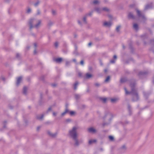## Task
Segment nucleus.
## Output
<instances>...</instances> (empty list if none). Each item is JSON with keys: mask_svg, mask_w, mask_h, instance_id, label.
Returning a JSON list of instances; mask_svg holds the SVG:
<instances>
[{"mask_svg": "<svg viewBox=\"0 0 154 154\" xmlns=\"http://www.w3.org/2000/svg\"><path fill=\"white\" fill-rule=\"evenodd\" d=\"M135 85L136 84L134 82L131 83L130 86L131 88V91L130 92L128 91L126 88H124L126 94H131L132 95V100L133 101H137L140 99L137 89L135 88Z\"/></svg>", "mask_w": 154, "mask_h": 154, "instance_id": "obj_1", "label": "nucleus"}, {"mask_svg": "<svg viewBox=\"0 0 154 154\" xmlns=\"http://www.w3.org/2000/svg\"><path fill=\"white\" fill-rule=\"evenodd\" d=\"M41 22L42 20H37L35 18L30 19L29 21L30 29H31L32 28H38L41 26Z\"/></svg>", "mask_w": 154, "mask_h": 154, "instance_id": "obj_2", "label": "nucleus"}, {"mask_svg": "<svg viewBox=\"0 0 154 154\" xmlns=\"http://www.w3.org/2000/svg\"><path fill=\"white\" fill-rule=\"evenodd\" d=\"M77 126L73 127L72 129L69 131V135L72 139L77 137L78 134L77 130L78 129Z\"/></svg>", "mask_w": 154, "mask_h": 154, "instance_id": "obj_3", "label": "nucleus"}, {"mask_svg": "<svg viewBox=\"0 0 154 154\" xmlns=\"http://www.w3.org/2000/svg\"><path fill=\"white\" fill-rule=\"evenodd\" d=\"M94 10L99 14L101 13L102 12V8H100L99 7H95L94 8Z\"/></svg>", "mask_w": 154, "mask_h": 154, "instance_id": "obj_4", "label": "nucleus"}, {"mask_svg": "<svg viewBox=\"0 0 154 154\" xmlns=\"http://www.w3.org/2000/svg\"><path fill=\"white\" fill-rule=\"evenodd\" d=\"M88 131L92 133H94L96 132V130L93 127H90L88 129Z\"/></svg>", "mask_w": 154, "mask_h": 154, "instance_id": "obj_5", "label": "nucleus"}, {"mask_svg": "<svg viewBox=\"0 0 154 154\" xmlns=\"http://www.w3.org/2000/svg\"><path fill=\"white\" fill-rule=\"evenodd\" d=\"M112 24V23L110 21L105 22L103 23V26L106 27H109L111 26Z\"/></svg>", "mask_w": 154, "mask_h": 154, "instance_id": "obj_6", "label": "nucleus"}, {"mask_svg": "<svg viewBox=\"0 0 154 154\" xmlns=\"http://www.w3.org/2000/svg\"><path fill=\"white\" fill-rule=\"evenodd\" d=\"M137 12L138 16L139 17H141L143 19H145V17L143 14H142L138 10H137Z\"/></svg>", "mask_w": 154, "mask_h": 154, "instance_id": "obj_7", "label": "nucleus"}, {"mask_svg": "<svg viewBox=\"0 0 154 154\" xmlns=\"http://www.w3.org/2000/svg\"><path fill=\"white\" fill-rule=\"evenodd\" d=\"M69 112V110L68 109L67 106H66L65 111L61 114V117L63 116L66 114V113H68Z\"/></svg>", "mask_w": 154, "mask_h": 154, "instance_id": "obj_8", "label": "nucleus"}, {"mask_svg": "<svg viewBox=\"0 0 154 154\" xmlns=\"http://www.w3.org/2000/svg\"><path fill=\"white\" fill-rule=\"evenodd\" d=\"M44 116L43 114L38 115L36 116V119L38 120L41 121L43 118Z\"/></svg>", "mask_w": 154, "mask_h": 154, "instance_id": "obj_9", "label": "nucleus"}, {"mask_svg": "<svg viewBox=\"0 0 154 154\" xmlns=\"http://www.w3.org/2000/svg\"><path fill=\"white\" fill-rule=\"evenodd\" d=\"M93 77V75L89 73H87L85 74V78L86 79H89Z\"/></svg>", "mask_w": 154, "mask_h": 154, "instance_id": "obj_10", "label": "nucleus"}, {"mask_svg": "<svg viewBox=\"0 0 154 154\" xmlns=\"http://www.w3.org/2000/svg\"><path fill=\"white\" fill-rule=\"evenodd\" d=\"M53 60L56 62L57 63H60L62 60V59L61 58H54L53 59Z\"/></svg>", "mask_w": 154, "mask_h": 154, "instance_id": "obj_11", "label": "nucleus"}, {"mask_svg": "<svg viewBox=\"0 0 154 154\" xmlns=\"http://www.w3.org/2000/svg\"><path fill=\"white\" fill-rule=\"evenodd\" d=\"M73 139L74 140L75 142L74 145L75 146H78L79 144V141L77 137Z\"/></svg>", "mask_w": 154, "mask_h": 154, "instance_id": "obj_12", "label": "nucleus"}, {"mask_svg": "<svg viewBox=\"0 0 154 154\" xmlns=\"http://www.w3.org/2000/svg\"><path fill=\"white\" fill-rule=\"evenodd\" d=\"M22 80V77L20 76L17 79V82L16 83V85L17 86H18L20 84V82Z\"/></svg>", "mask_w": 154, "mask_h": 154, "instance_id": "obj_13", "label": "nucleus"}, {"mask_svg": "<svg viewBox=\"0 0 154 154\" xmlns=\"http://www.w3.org/2000/svg\"><path fill=\"white\" fill-rule=\"evenodd\" d=\"M126 149V148L125 146L123 145L122 146L120 149V151L122 152H124Z\"/></svg>", "mask_w": 154, "mask_h": 154, "instance_id": "obj_14", "label": "nucleus"}, {"mask_svg": "<svg viewBox=\"0 0 154 154\" xmlns=\"http://www.w3.org/2000/svg\"><path fill=\"white\" fill-rule=\"evenodd\" d=\"M102 11H104L107 12H109L110 11V9L106 7H104L102 8Z\"/></svg>", "mask_w": 154, "mask_h": 154, "instance_id": "obj_15", "label": "nucleus"}, {"mask_svg": "<svg viewBox=\"0 0 154 154\" xmlns=\"http://www.w3.org/2000/svg\"><path fill=\"white\" fill-rule=\"evenodd\" d=\"M128 17L129 18L134 19V17L131 12H130L128 14Z\"/></svg>", "mask_w": 154, "mask_h": 154, "instance_id": "obj_16", "label": "nucleus"}, {"mask_svg": "<svg viewBox=\"0 0 154 154\" xmlns=\"http://www.w3.org/2000/svg\"><path fill=\"white\" fill-rule=\"evenodd\" d=\"M152 4H150L147 5H146L145 7V9L147 10L151 8H152Z\"/></svg>", "mask_w": 154, "mask_h": 154, "instance_id": "obj_17", "label": "nucleus"}, {"mask_svg": "<svg viewBox=\"0 0 154 154\" xmlns=\"http://www.w3.org/2000/svg\"><path fill=\"white\" fill-rule=\"evenodd\" d=\"M148 72H140L139 73V75L140 76L141 75H145L147 74Z\"/></svg>", "mask_w": 154, "mask_h": 154, "instance_id": "obj_18", "label": "nucleus"}, {"mask_svg": "<svg viewBox=\"0 0 154 154\" xmlns=\"http://www.w3.org/2000/svg\"><path fill=\"white\" fill-rule=\"evenodd\" d=\"M96 142V140L95 139L91 140H89L88 143L89 144H92Z\"/></svg>", "mask_w": 154, "mask_h": 154, "instance_id": "obj_19", "label": "nucleus"}, {"mask_svg": "<svg viewBox=\"0 0 154 154\" xmlns=\"http://www.w3.org/2000/svg\"><path fill=\"white\" fill-rule=\"evenodd\" d=\"M27 90V88L26 87H24L23 90V93L25 95H26V94Z\"/></svg>", "mask_w": 154, "mask_h": 154, "instance_id": "obj_20", "label": "nucleus"}, {"mask_svg": "<svg viewBox=\"0 0 154 154\" xmlns=\"http://www.w3.org/2000/svg\"><path fill=\"white\" fill-rule=\"evenodd\" d=\"M26 11V12L27 13L29 14L31 12L32 10H31V9L30 8H29V7H28L27 8Z\"/></svg>", "mask_w": 154, "mask_h": 154, "instance_id": "obj_21", "label": "nucleus"}, {"mask_svg": "<svg viewBox=\"0 0 154 154\" xmlns=\"http://www.w3.org/2000/svg\"><path fill=\"white\" fill-rule=\"evenodd\" d=\"M143 94H144L145 97L146 99H147L148 96L149 95V93H148L144 92H143Z\"/></svg>", "mask_w": 154, "mask_h": 154, "instance_id": "obj_22", "label": "nucleus"}, {"mask_svg": "<svg viewBox=\"0 0 154 154\" xmlns=\"http://www.w3.org/2000/svg\"><path fill=\"white\" fill-rule=\"evenodd\" d=\"M79 84L78 82H76L74 85V90H76L77 88V86Z\"/></svg>", "mask_w": 154, "mask_h": 154, "instance_id": "obj_23", "label": "nucleus"}, {"mask_svg": "<svg viewBox=\"0 0 154 154\" xmlns=\"http://www.w3.org/2000/svg\"><path fill=\"white\" fill-rule=\"evenodd\" d=\"M133 28L136 30H137L138 29V26L137 24L134 23L133 25Z\"/></svg>", "mask_w": 154, "mask_h": 154, "instance_id": "obj_24", "label": "nucleus"}, {"mask_svg": "<svg viewBox=\"0 0 154 154\" xmlns=\"http://www.w3.org/2000/svg\"><path fill=\"white\" fill-rule=\"evenodd\" d=\"M127 81V79L126 78H122L120 80V82L121 83H123Z\"/></svg>", "mask_w": 154, "mask_h": 154, "instance_id": "obj_25", "label": "nucleus"}, {"mask_svg": "<svg viewBox=\"0 0 154 154\" xmlns=\"http://www.w3.org/2000/svg\"><path fill=\"white\" fill-rule=\"evenodd\" d=\"M118 99L117 98H112L111 99V102L113 103H114L117 101Z\"/></svg>", "mask_w": 154, "mask_h": 154, "instance_id": "obj_26", "label": "nucleus"}, {"mask_svg": "<svg viewBox=\"0 0 154 154\" xmlns=\"http://www.w3.org/2000/svg\"><path fill=\"white\" fill-rule=\"evenodd\" d=\"M57 134V132H55L54 133H52L51 135V137H56Z\"/></svg>", "mask_w": 154, "mask_h": 154, "instance_id": "obj_27", "label": "nucleus"}, {"mask_svg": "<svg viewBox=\"0 0 154 154\" xmlns=\"http://www.w3.org/2000/svg\"><path fill=\"white\" fill-rule=\"evenodd\" d=\"M100 3L98 0H94L93 2V3L94 5H97Z\"/></svg>", "mask_w": 154, "mask_h": 154, "instance_id": "obj_28", "label": "nucleus"}, {"mask_svg": "<svg viewBox=\"0 0 154 154\" xmlns=\"http://www.w3.org/2000/svg\"><path fill=\"white\" fill-rule=\"evenodd\" d=\"M128 111L129 112V114L130 115L131 114V107L129 105H128Z\"/></svg>", "mask_w": 154, "mask_h": 154, "instance_id": "obj_29", "label": "nucleus"}, {"mask_svg": "<svg viewBox=\"0 0 154 154\" xmlns=\"http://www.w3.org/2000/svg\"><path fill=\"white\" fill-rule=\"evenodd\" d=\"M93 11H91V12H89L87 14H86V16L87 17L88 16H91L92 15V14L93 13Z\"/></svg>", "mask_w": 154, "mask_h": 154, "instance_id": "obj_30", "label": "nucleus"}, {"mask_svg": "<svg viewBox=\"0 0 154 154\" xmlns=\"http://www.w3.org/2000/svg\"><path fill=\"white\" fill-rule=\"evenodd\" d=\"M39 4V1H37L35 3L34 5L35 6L37 7Z\"/></svg>", "mask_w": 154, "mask_h": 154, "instance_id": "obj_31", "label": "nucleus"}, {"mask_svg": "<svg viewBox=\"0 0 154 154\" xmlns=\"http://www.w3.org/2000/svg\"><path fill=\"white\" fill-rule=\"evenodd\" d=\"M111 116V114L110 113L108 112L106 115L105 117H106V116H107V117L110 118Z\"/></svg>", "mask_w": 154, "mask_h": 154, "instance_id": "obj_32", "label": "nucleus"}, {"mask_svg": "<svg viewBox=\"0 0 154 154\" xmlns=\"http://www.w3.org/2000/svg\"><path fill=\"white\" fill-rule=\"evenodd\" d=\"M87 17L86 15H85V16L83 17V21L84 23H87V21L86 20V18Z\"/></svg>", "mask_w": 154, "mask_h": 154, "instance_id": "obj_33", "label": "nucleus"}, {"mask_svg": "<svg viewBox=\"0 0 154 154\" xmlns=\"http://www.w3.org/2000/svg\"><path fill=\"white\" fill-rule=\"evenodd\" d=\"M80 97V95L79 94H75V98L76 99H79Z\"/></svg>", "mask_w": 154, "mask_h": 154, "instance_id": "obj_34", "label": "nucleus"}, {"mask_svg": "<svg viewBox=\"0 0 154 154\" xmlns=\"http://www.w3.org/2000/svg\"><path fill=\"white\" fill-rule=\"evenodd\" d=\"M110 79V77L109 76H108L106 78V79L105 80V82H107L109 81Z\"/></svg>", "mask_w": 154, "mask_h": 154, "instance_id": "obj_35", "label": "nucleus"}, {"mask_svg": "<svg viewBox=\"0 0 154 154\" xmlns=\"http://www.w3.org/2000/svg\"><path fill=\"white\" fill-rule=\"evenodd\" d=\"M120 26H117V27L116 28V31L117 32H119V29H120Z\"/></svg>", "mask_w": 154, "mask_h": 154, "instance_id": "obj_36", "label": "nucleus"}, {"mask_svg": "<svg viewBox=\"0 0 154 154\" xmlns=\"http://www.w3.org/2000/svg\"><path fill=\"white\" fill-rule=\"evenodd\" d=\"M109 138L110 140H113L114 139V137L113 136H110L109 137Z\"/></svg>", "mask_w": 154, "mask_h": 154, "instance_id": "obj_37", "label": "nucleus"}, {"mask_svg": "<svg viewBox=\"0 0 154 154\" xmlns=\"http://www.w3.org/2000/svg\"><path fill=\"white\" fill-rule=\"evenodd\" d=\"M68 113H69V114L71 116H72V115H73L74 114L75 112L74 111H70V112L69 111V112Z\"/></svg>", "mask_w": 154, "mask_h": 154, "instance_id": "obj_38", "label": "nucleus"}, {"mask_svg": "<svg viewBox=\"0 0 154 154\" xmlns=\"http://www.w3.org/2000/svg\"><path fill=\"white\" fill-rule=\"evenodd\" d=\"M58 43L57 42H55V43H54L55 47L56 48H57V47H58Z\"/></svg>", "mask_w": 154, "mask_h": 154, "instance_id": "obj_39", "label": "nucleus"}, {"mask_svg": "<svg viewBox=\"0 0 154 154\" xmlns=\"http://www.w3.org/2000/svg\"><path fill=\"white\" fill-rule=\"evenodd\" d=\"M41 14L40 11L39 9H38L37 10V13L36 14L37 15H40Z\"/></svg>", "mask_w": 154, "mask_h": 154, "instance_id": "obj_40", "label": "nucleus"}, {"mask_svg": "<svg viewBox=\"0 0 154 154\" xmlns=\"http://www.w3.org/2000/svg\"><path fill=\"white\" fill-rule=\"evenodd\" d=\"M53 23L52 22L50 21L48 23V25L49 26H51L53 24Z\"/></svg>", "mask_w": 154, "mask_h": 154, "instance_id": "obj_41", "label": "nucleus"}, {"mask_svg": "<svg viewBox=\"0 0 154 154\" xmlns=\"http://www.w3.org/2000/svg\"><path fill=\"white\" fill-rule=\"evenodd\" d=\"M101 100L104 103L105 102L106 100V98H102Z\"/></svg>", "mask_w": 154, "mask_h": 154, "instance_id": "obj_42", "label": "nucleus"}, {"mask_svg": "<svg viewBox=\"0 0 154 154\" xmlns=\"http://www.w3.org/2000/svg\"><path fill=\"white\" fill-rule=\"evenodd\" d=\"M70 62L69 61H66V66L69 65L70 64Z\"/></svg>", "mask_w": 154, "mask_h": 154, "instance_id": "obj_43", "label": "nucleus"}, {"mask_svg": "<svg viewBox=\"0 0 154 154\" xmlns=\"http://www.w3.org/2000/svg\"><path fill=\"white\" fill-rule=\"evenodd\" d=\"M47 133L48 134L51 136L52 134V133L50 131H47Z\"/></svg>", "mask_w": 154, "mask_h": 154, "instance_id": "obj_44", "label": "nucleus"}, {"mask_svg": "<svg viewBox=\"0 0 154 154\" xmlns=\"http://www.w3.org/2000/svg\"><path fill=\"white\" fill-rule=\"evenodd\" d=\"M80 64L82 65H83L84 64V61L83 60H82L81 61H80Z\"/></svg>", "mask_w": 154, "mask_h": 154, "instance_id": "obj_45", "label": "nucleus"}, {"mask_svg": "<svg viewBox=\"0 0 154 154\" xmlns=\"http://www.w3.org/2000/svg\"><path fill=\"white\" fill-rule=\"evenodd\" d=\"M37 52L36 51V48H35V49L34 51V54H37Z\"/></svg>", "mask_w": 154, "mask_h": 154, "instance_id": "obj_46", "label": "nucleus"}, {"mask_svg": "<svg viewBox=\"0 0 154 154\" xmlns=\"http://www.w3.org/2000/svg\"><path fill=\"white\" fill-rule=\"evenodd\" d=\"M57 112H54L53 113V116H56L57 115Z\"/></svg>", "mask_w": 154, "mask_h": 154, "instance_id": "obj_47", "label": "nucleus"}, {"mask_svg": "<svg viewBox=\"0 0 154 154\" xmlns=\"http://www.w3.org/2000/svg\"><path fill=\"white\" fill-rule=\"evenodd\" d=\"M151 43L152 45H154V39H153V40H151Z\"/></svg>", "mask_w": 154, "mask_h": 154, "instance_id": "obj_48", "label": "nucleus"}, {"mask_svg": "<svg viewBox=\"0 0 154 154\" xmlns=\"http://www.w3.org/2000/svg\"><path fill=\"white\" fill-rule=\"evenodd\" d=\"M56 11H54V10H52V13L53 14V15H55L56 14Z\"/></svg>", "mask_w": 154, "mask_h": 154, "instance_id": "obj_49", "label": "nucleus"}, {"mask_svg": "<svg viewBox=\"0 0 154 154\" xmlns=\"http://www.w3.org/2000/svg\"><path fill=\"white\" fill-rule=\"evenodd\" d=\"M51 107L49 108L48 110L47 111V113H48V112L51 111Z\"/></svg>", "mask_w": 154, "mask_h": 154, "instance_id": "obj_50", "label": "nucleus"}, {"mask_svg": "<svg viewBox=\"0 0 154 154\" xmlns=\"http://www.w3.org/2000/svg\"><path fill=\"white\" fill-rule=\"evenodd\" d=\"M110 62L111 63H115V60H110Z\"/></svg>", "mask_w": 154, "mask_h": 154, "instance_id": "obj_51", "label": "nucleus"}, {"mask_svg": "<svg viewBox=\"0 0 154 154\" xmlns=\"http://www.w3.org/2000/svg\"><path fill=\"white\" fill-rule=\"evenodd\" d=\"M41 128V126H38L37 128V130L39 131V129H40Z\"/></svg>", "mask_w": 154, "mask_h": 154, "instance_id": "obj_52", "label": "nucleus"}, {"mask_svg": "<svg viewBox=\"0 0 154 154\" xmlns=\"http://www.w3.org/2000/svg\"><path fill=\"white\" fill-rule=\"evenodd\" d=\"M51 123L50 122H47L45 123V124H48V125L50 124Z\"/></svg>", "mask_w": 154, "mask_h": 154, "instance_id": "obj_53", "label": "nucleus"}, {"mask_svg": "<svg viewBox=\"0 0 154 154\" xmlns=\"http://www.w3.org/2000/svg\"><path fill=\"white\" fill-rule=\"evenodd\" d=\"M53 87H55L56 86V84H53L51 85Z\"/></svg>", "mask_w": 154, "mask_h": 154, "instance_id": "obj_54", "label": "nucleus"}, {"mask_svg": "<svg viewBox=\"0 0 154 154\" xmlns=\"http://www.w3.org/2000/svg\"><path fill=\"white\" fill-rule=\"evenodd\" d=\"M95 85L97 87H98L99 86V84L98 83H96Z\"/></svg>", "mask_w": 154, "mask_h": 154, "instance_id": "obj_55", "label": "nucleus"}, {"mask_svg": "<svg viewBox=\"0 0 154 154\" xmlns=\"http://www.w3.org/2000/svg\"><path fill=\"white\" fill-rule=\"evenodd\" d=\"M78 75L79 76L81 77V76L82 75V74L80 72H79L78 73Z\"/></svg>", "mask_w": 154, "mask_h": 154, "instance_id": "obj_56", "label": "nucleus"}, {"mask_svg": "<svg viewBox=\"0 0 154 154\" xmlns=\"http://www.w3.org/2000/svg\"><path fill=\"white\" fill-rule=\"evenodd\" d=\"M16 56L17 58H19V57L20 56V55L19 54H16Z\"/></svg>", "mask_w": 154, "mask_h": 154, "instance_id": "obj_57", "label": "nucleus"}, {"mask_svg": "<svg viewBox=\"0 0 154 154\" xmlns=\"http://www.w3.org/2000/svg\"><path fill=\"white\" fill-rule=\"evenodd\" d=\"M108 16L109 18H110V19H111L112 18V16L110 15H109Z\"/></svg>", "mask_w": 154, "mask_h": 154, "instance_id": "obj_58", "label": "nucleus"}, {"mask_svg": "<svg viewBox=\"0 0 154 154\" xmlns=\"http://www.w3.org/2000/svg\"><path fill=\"white\" fill-rule=\"evenodd\" d=\"M117 56L116 55H114V56H113V58L114 59H117Z\"/></svg>", "mask_w": 154, "mask_h": 154, "instance_id": "obj_59", "label": "nucleus"}, {"mask_svg": "<svg viewBox=\"0 0 154 154\" xmlns=\"http://www.w3.org/2000/svg\"><path fill=\"white\" fill-rule=\"evenodd\" d=\"M92 45V43L91 42H89L88 44V46H90Z\"/></svg>", "mask_w": 154, "mask_h": 154, "instance_id": "obj_60", "label": "nucleus"}, {"mask_svg": "<svg viewBox=\"0 0 154 154\" xmlns=\"http://www.w3.org/2000/svg\"><path fill=\"white\" fill-rule=\"evenodd\" d=\"M34 47H35V48H36V47H37V44H36V43H35L34 44Z\"/></svg>", "mask_w": 154, "mask_h": 154, "instance_id": "obj_61", "label": "nucleus"}, {"mask_svg": "<svg viewBox=\"0 0 154 154\" xmlns=\"http://www.w3.org/2000/svg\"><path fill=\"white\" fill-rule=\"evenodd\" d=\"M72 60L74 62H75V63H76V60L75 59H73Z\"/></svg>", "mask_w": 154, "mask_h": 154, "instance_id": "obj_62", "label": "nucleus"}, {"mask_svg": "<svg viewBox=\"0 0 154 154\" xmlns=\"http://www.w3.org/2000/svg\"><path fill=\"white\" fill-rule=\"evenodd\" d=\"M78 23L80 25H81V23L80 20H78Z\"/></svg>", "mask_w": 154, "mask_h": 154, "instance_id": "obj_63", "label": "nucleus"}, {"mask_svg": "<svg viewBox=\"0 0 154 154\" xmlns=\"http://www.w3.org/2000/svg\"><path fill=\"white\" fill-rule=\"evenodd\" d=\"M152 82H153V83L154 84V77H153V80H152Z\"/></svg>", "mask_w": 154, "mask_h": 154, "instance_id": "obj_64", "label": "nucleus"}]
</instances>
